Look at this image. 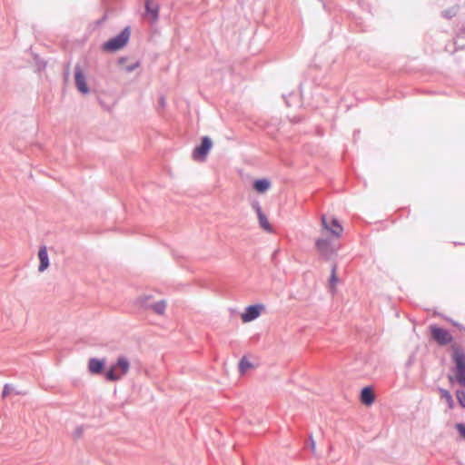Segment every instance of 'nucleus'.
<instances>
[{
  "instance_id": "nucleus-1",
  "label": "nucleus",
  "mask_w": 465,
  "mask_h": 465,
  "mask_svg": "<svg viewBox=\"0 0 465 465\" xmlns=\"http://www.w3.org/2000/svg\"><path fill=\"white\" fill-rule=\"evenodd\" d=\"M450 350L454 367L449 381L451 383L457 381L460 386L465 387V351L460 344H452Z\"/></svg>"
},
{
  "instance_id": "nucleus-2",
  "label": "nucleus",
  "mask_w": 465,
  "mask_h": 465,
  "mask_svg": "<svg viewBox=\"0 0 465 465\" xmlns=\"http://www.w3.org/2000/svg\"><path fill=\"white\" fill-rule=\"evenodd\" d=\"M130 369V362L124 356L118 358L116 363L113 365L105 373V377L108 381H119L124 377Z\"/></svg>"
},
{
  "instance_id": "nucleus-3",
  "label": "nucleus",
  "mask_w": 465,
  "mask_h": 465,
  "mask_svg": "<svg viewBox=\"0 0 465 465\" xmlns=\"http://www.w3.org/2000/svg\"><path fill=\"white\" fill-rule=\"evenodd\" d=\"M130 38V31L128 28L123 30L118 35L110 39L104 45V49L106 51H117L123 48Z\"/></svg>"
},
{
  "instance_id": "nucleus-4",
  "label": "nucleus",
  "mask_w": 465,
  "mask_h": 465,
  "mask_svg": "<svg viewBox=\"0 0 465 465\" xmlns=\"http://www.w3.org/2000/svg\"><path fill=\"white\" fill-rule=\"evenodd\" d=\"M430 334L432 339L440 345H447L450 344H456L453 342V337L452 335L445 329L438 327L436 325H431L430 327Z\"/></svg>"
},
{
  "instance_id": "nucleus-5",
  "label": "nucleus",
  "mask_w": 465,
  "mask_h": 465,
  "mask_svg": "<svg viewBox=\"0 0 465 465\" xmlns=\"http://www.w3.org/2000/svg\"><path fill=\"white\" fill-rule=\"evenodd\" d=\"M264 310V306L262 304H255L251 305L245 308L244 312L242 313L241 318L242 321L246 323L250 322L255 319H257L262 312Z\"/></svg>"
},
{
  "instance_id": "nucleus-6",
  "label": "nucleus",
  "mask_w": 465,
  "mask_h": 465,
  "mask_svg": "<svg viewBox=\"0 0 465 465\" xmlns=\"http://www.w3.org/2000/svg\"><path fill=\"white\" fill-rule=\"evenodd\" d=\"M322 225L324 226V228L326 230L330 231L334 236H336V237L341 236V234L342 232V227L341 226V224L338 223L337 220L332 219L331 222V225H329L326 222L325 216H323L322 219Z\"/></svg>"
},
{
  "instance_id": "nucleus-7",
  "label": "nucleus",
  "mask_w": 465,
  "mask_h": 465,
  "mask_svg": "<svg viewBox=\"0 0 465 465\" xmlns=\"http://www.w3.org/2000/svg\"><path fill=\"white\" fill-rule=\"evenodd\" d=\"M145 11L152 21H155L158 17L159 5L155 0H146Z\"/></svg>"
},
{
  "instance_id": "nucleus-8",
  "label": "nucleus",
  "mask_w": 465,
  "mask_h": 465,
  "mask_svg": "<svg viewBox=\"0 0 465 465\" xmlns=\"http://www.w3.org/2000/svg\"><path fill=\"white\" fill-rule=\"evenodd\" d=\"M74 78L77 89L83 94H87L89 89L85 81V77L81 70L76 69Z\"/></svg>"
},
{
  "instance_id": "nucleus-9",
  "label": "nucleus",
  "mask_w": 465,
  "mask_h": 465,
  "mask_svg": "<svg viewBox=\"0 0 465 465\" xmlns=\"http://www.w3.org/2000/svg\"><path fill=\"white\" fill-rule=\"evenodd\" d=\"M38 258L40 261L38 270H39V272H44L49 266V258H48L46 246L40 247L39 252H38Z\"/></svg>"
},
{
  "instance_id": "nucleus-10",
  "label": "nucleus",
  "mask_w": 465,
  "mask_h": 465,
  "mask_svg": "<svg viewBox=\"0 0 465 465\" xmlns=\"http://www.w3.org/2000/svg\"><path fill=\"white\" fill-rule=\"evenodd\" d=\"M104 366V361L95 358L90 359L88 361V370L92 374H99Z\"/></svg>"
},
{
  "instance_id": "nucleus-11",
  "label": "nucleus",
  "mask_w": 465,
  "mask_h": 465,
  "mask_svg": "<svg viewBox=\"0 0 465 465\" xmlns=\"http://www.w3.org/2000/svg\"><path fill=\"white\" fill-rule=\"evenodd\" d=\"M256 213H257V216H258V220H259V223L261 225V227L268 232H272V228L266 217V215L262 212V209L259 205L256 206Z\"/></svg>"
},
{
  "instance_id": "nucleus-12",
  "label": "nucleus",
  "mask_w": 465,
  "mask_h": 465,
  "mask_svg": "<svg viewBox=\"0 0 465 465\" xmlns=\"http://www.w3.org/2000/svg\"><path fill=\"white\" fill-rule=\"evenodd\" d=\"M361 401L364 405H371L374 401V394L371 388L365 387L361 390Z\"/></svg>"
},
{
  "instance_id": "nucleus-13",
  "label": "nucleus",
  "mask_w": 465,
  "mask_h": 465,
  "mask_svg": "<svg viewBox=\"0 0 465 465\" xmlns=\"http://www.w3.org/2000/svg\"><path fill=\"white\" fill-rule=\"evenodd\" d=\"M317 250L323 255L328 256L333 252V250L330 247L328 241L319 239L316 242Z\"/></svg>"
},
{
  "instance_id": "nucleus-14",
  "label": "nucleus",
  "mask_w": 465,
  "mask_h": 465,
  "mask_svg": "<svg viewBox=\"0 0 465 465\" xmlns=\"http://www.w3.org/2000/svg\"><path fill=\"white\" fill-rule=\"evenodd\" d=\"M271 187V182L267 179H259L253 183V188L258 193H263Z\"/></svg>"
},
{
  "instance_id": "nucleus-15",
  "label": "nucleus",
  "mask_w": 465,
  "mask_h": 465,
  "mask_svg": "<svg viewBox=\"0 0 465 465\" xmlns=\"http://www.w3.org/2000/svg\"><path fill=\"white\" fill-rule=\"evenodd\" d=\"M165 309H166V302L165 301H160L152 305V310L159 315H163L165 312Z\"/></svg>"
},
{
  "instance_id": "nucleus-16",
  "label": "nucleus",
  "mask_w": 465,
  "mask_h": 465,
  "mask_svg": "<svg viewBox=\"0 0 465 465\" xmlns=\"http://www.w3.org/2000/svg\"><path fill=\"white\" fill-rule=\"evenodd\" d=\"M193 158L195 161H202L203 159V141L194 149Z\"/></svg>"
},
{
  "instance_id": "nucleus-17",
  "label": "nucleus",
  "mask_w": 465,
  "mask_h": 465,
  "mask_svg": "<svg viewBox=\"0 0 465 465\" xmlns=\"http://www.w3.org/2000/svg\"><path fill=\"white\" fill-rule=\"evenodd\" d=\"M252 368L251 362H249L246 359H242L239 363V369L242 373L245 372L247 370Z\"/></svg>"
},
{
  "instance_id": "nucleus-18",
  "label": "nucleus",
  "mask_w": 465,
  "mask_h": 465,
  "mask_svg": "<svg viewBox=\"0 0 465 465\" xmlns=\"http://www.w3.org/2000/svg\"><path fill=\"white\" fill-rule=\"evenodd\" d=\"M456 397L459 403L465 408V392L463 391H458L456 392Z\"/></svg>"
},
{
  "instance_id": "nucleus-19",
  "label": "nucleus",
  "mask_w": 465,
  "mask_h": 465,
  "mask_svg": "<svg viewBox=\"0 0 465 465\" xmlns=\"http://www.w3.org/2000/svg\"><path fill=\"white\" fill-rule=\"evenodd\" d=\"M337 277H336V267L333 266L332 270H331V279H330V282H331V286L334 288L336 283H337Z\"/></svg>"
},
{
  "instance_id": "nucleus-20",
  "label": "nucleus",
  "mask_w": 465,
  "mask_h": 465,
  "mask_svg": "<svg viewBox=\"0 0 465 465\" xmlns=\"http://www.w3.org/2000/svg\"><path fill=\"white\" fill-rule=\"evenodd\" d=\"M443 396H444V398L446 399V401H448V403H449L450 407V408H452V406H453V401H452V397H451V395L450 394V392H449V391H444V392H443Z\"/></svg>"
},
{
  "instance_id": "nucleus-21",
  "label": "nucleus",
  "mask_w": 465,
  "mask_h": 465,
  "mask_svg": "<svg viewBox=\"0 0 465 465\" xmlns=\"http://www.w3.org/2000/svg\"><path fill=\"white\" fill-rule=\"evenodd\" d=\"M456 428H457V430L460 431V433L461 434V436H462L463 438H465V426H464L463 424H461V423H458V424L456 425Z\"/></svg>"
},
{
  "instance_id": "nucleus-22",
  "label": "nucleus",
  "mask_w": 465,
  "mask_h": 465,
  "mask_svg": "<svg viewBox=\"0 0 465 465\" xmlns=\"http://www.w3.org/2000/svg\"><path fill=\"white\" fill-rule=\"evenodd\" d=\"M212 142L209 138L205 137V154L209 151V149L212 147Z\"/></svg>"
}]
</instances>
